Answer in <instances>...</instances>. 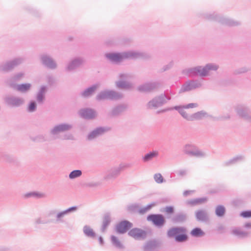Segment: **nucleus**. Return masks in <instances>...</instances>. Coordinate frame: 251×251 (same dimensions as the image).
<instances>
[{
  "label": "nucleus",
  "mask_w": 251,
  "mask_h": 251,
  "mask_svg": "<svg viewBox=\"0 0 251 251\" xmlns=\"http://www.w3.org/2000/svg\"><path fill=\"white\" fill-rule=\"evenodd\" d=\"M219 66L214 63L207 64L203 67H201V76H205L208 75L210 71H217Z\"/></svg>",
  "instance_id": "23"
},
{
  "label": "nucleus",
  "mask_w": 251,
  "mask_h": 251,
  "mask_svg": "<svg viewBox=\"0 0 251 251\" xmlns=\"http://www.w3.org/2000/svg\"><path fill=\"white\" fill-rule=\"evenodd\" d=\"M201 72V66H198L195 67L184 69L182 71V74L189 77L200 75Z\"/></svg>",
  "instance_id": "20"
},
{
  "label": "nucleus",
  "mask_w": 251,
  "mask_h": 251,
  "mask_svg": "<svg viewBox=\"0 0 251 251\" xmlns=\"http://www.w3.org/2000/svg\"><path fill=\"white\" fill-rule=\"evenodd\" d=\"M24 61V58L18 57L8 61L5 63L0 65V71L8 72L14 68L21 64Z\"/></svg>",
  "instance_id": "5"
},
{
  "label": "nucleus",
  "mask_w": 251,
  "mask_h": 251,
  "mask_svg": "<svg viewBox=\"0 0 251 251\" xmlns=\"http://www.w3.org/2000/svg\"><path fill=\"white\" fill-rule=\"evenodd\" d=\"M158 155V152L156 151H150L143 156L142 159L143 162H147L151 161L153 158L156 157Z\"/></svg>",
  "instance_id": "33"
},
{
  "label": "nucleus",
  "mask_w": 251,
  "mask_h": 251,
  "mask_svg": "<svg viewBox=\"0 0 251 251\" xmlns=\"http://www.w3.org/2000/svg\"><path fill=\"white\" fill-rule=\"evenodd\" d=\"M190 234L194 237H201L205 234V232L200 227H197L191 231Z\"/></svg>",
  "instance_id": "36"
},
{
  "label": "nucleus",
  "mask_w": 251,
  "mask_h": 251,
  "mask_svg": "<svg viewBox=\"0 0 251 251\" xmlns=\"http://www.w3.org/2000/svg\"><path fill=\"white\" fill-rule=\"evenodd\" d=\"M197 106L198 104L197 103H190L188 104L184 105V107H185V109L194 108Z\"/></svg>",
  "instance_id": "54"
},
{
  "label": "nucleus",
  "mask_w": 251,
  "mask_h": 251,
  "mask_svg": "<svg viewBox=\"0 0 251 251\" xmlns=\"http://www.w3.org/2000/svg\"><path fill=\"white\" fill-rule=\"evenodd\" d=\"M173 66V62H170L168 64L164 66L162 69V72H165L166 71H167L169 70L170 68H171Z\"/></svg>",
  "instance_id": "52"
},
{
  "label": "nucleus",
  "mask_w": 251,
  "mask_h": 251,
  "mask_svg": "<svg viewBox=\"0 0 251 251\" xmlns=\"http://www.w3.org/2000/svg\"><path fill=\"white\" fill-rule=\"evenodd\" d=\"M147 220L151 222L155 226L158 228L162 227L166 223L164 216L161 214H150L148 215Z\"/></svg>",
  "instance_id": "6"
},
{
  "label": "nucleus",
  "mask_w": 251,
  "mask_h": 251,
  "mask_svg": "<svg viewBox=\"0 0 251 251\" xmlns=\"http://www.w3.org/2000/svg\"><path fill=\"white\" fill-rule=\"evenodd\" d=\"M111 242H112V244L116 247L119 248V249H123L124 248V246L121 243V242L119 240L118 238L116 236H115L114 235H112L111 236Z\"/></svg>",
  "instance_id": "42"
},
{
  "label": "nucleus",
  "mask_w": 251,
  "mask_h": 251,
  "mask_svg": "<svg viewBox=\"0 0 251 251\" xmlns=\"http://www.w3.org/2000/svg\"><path fill=\"white\" fill-rule=\"evenodd\" d=\"M47 88L45 86H42L38 92L36 96V100L40 104H43L45 99V94Z\"/></svg>",
  "instance_id": "27"
},
{
  "label": "nucleus",
  "mask_w": 251,
  "mask_h": 251,
  "mask_svg": "<svg viewBox=\"0 0 251 251\" xmlns=\"http://www.w3.org/2000/svg\"><path fill=\"white\" fill-rule=\"evenodd\" d=\"M127 108V106L125 104H120L113 108L110 112V116H117L124 112Z\"/></svg>",
  "instance_id": "25"
},
{
  "label": "nucleus",
  "mask_w": 251,
  "mask_h": 251,
  "mask_svg": "<svg viewBox=\"0 0 251 251\" xmlns=\"http://www.w3.org/2000/svg\"><path fill=\"white\" fill-rule=\"evenodd\" d=\"M183 152L190 156L203 157L205 156V153L199 150L197 147L192 144H186L184 147Z\"/></svg>",
  "instance_id": "9"
},
{
  "label": "nucleus",
  "mask_w": 251,
  "mask_h": 251,
  "mask_svg": "<svg viewBox=\"0 0 251 251\" xmlns=\"http://www.w3.org/2000/svg\"><path fill=\"white\" fill-rule=\"evenodd\" d=\"M125 167V165L121 164L118 167L112 168L107 171L106 175L104 176V179L109 180L116 178Z\"/></svg>",
  "instance_id": "14"
},
{
  "label": "nucleus",
  "mask_w": 251,
  "mask_h": 251,
  "mask_svg": "<svg viewBox=\"0 0 251 251\" xmlns=\"http://www.w3.org/2000/svg\"><path fill=\"white\" fill-rule=\"evenodd\" d=\"M4 159L8 162H13L15 160V159L14 157L8 155L4 156Z\"/></svg>",
  "instance_id": "53"
},
{
  "label": "nucleus",
  "mask_w": 251,
  "mask_h": 251,
  "mask_svg": "<svg viewBox=\"0 0 251 251\" xmlns=\"http://www.w3.org/2000/svg\"><path fill=\"white\" fill-rule=\"evenodd\" d=\"M148 210H147L145 207L140 208L139 207L138 213L140 214H144Z\"/></svg>",
  "instance_id": "59"
},
{
  "label": "nucleus",
  "mask_w": 251,
  "mask_h": 251,
  "mask_svg": "<svg viewBox=\"0 0 251 251\" xmlns=\"http://www.w3.org/2000/svg\"><path fill=\"white\" fill-rule=\"evenodd\" d=\"M192 191L190 190H185L184 191L183 194L184 196H187L189 195Z\"/></svg>",
  "instance_id": "62"
},
{
  "label": "nucleus",
  "mask_w": 251,
  "mask_h": 251,
  "mask_svg": "<svg viewBox=\"0 0 251 251\" xmlns=\"http://www.w3.org/2000/svg\"><path fill=\"white\" fill-rule=\"evenodd\" d=\"M186 171L185 170H181L177 172V175L181 176L186 175Z\"/></svg>",
  "instance_id": "60"
},
{
  "label": "nucleus",
  "mask_w": 251,
  "mask_h": 251,
  "mask_svg": "<svg viewBox=\"0 0 251 251\" xmlns=\"http://www.w3.org/2000/svg\"><path fill=\"white\" fill-rule=\"evenodd\" d=\"M82 175V172L80 170H75L72 171L69 175V178L70 179H74Z\"/></svg>",
  "instance_id": "44"
},
{
  "label": "nucleus",
  "mask_w": 251,
  "mask_h": 251,
  "mask_svg": "<svg viewBox=\"0 0 251 251\" xmlns=\"http://www.w3.org/2000/svg\"><path fill=\"white\" fill-rule=\"evenodd\" d=\"M24 74L22 72L18 73L15 75H14L12 77L13 80L14 81H18L21 78L23 77Z\"/></svg>",
  "instance_id": "49"
},
{
  "label": "nucleus",
  "mask_w": 251,
  "mask_h": 251,
  "mask_svg": "<svg viewBox=\"0 0 251 251\" xmlns=\"http://www.w3.org/2000/svg\"><path fill=\"white\" fill-rule=\"evenodd\" d=\"M195 216L198 221L207 222L209 217L206 211L204 210H198L195 212Z\"/></svg>",
  "instance_id": "28"
},
{
  "label": "nucleus",
  "mask_w": 251,
  "mask_h": 251,
  "mask_svg": "<svg viewBox=\"0 0 251 251\" xmlns=\"http://www.w3.org/2000/svg\"><path fill=\"white\" fill-rule=\"evenodd\" d=\"M153 177L157 183L160 184L165 181V180L160 173L154 174Z\"/></svg>",
  "instance_id": "45"
},
{
  "label": "nucleus",
  "mask_w": 251,
  "mask_h": 251,
  "mask_svg": "<svg viewBox=\"0 0 251 251\" xmlns=\"http://www.w3.org/2000/svg\"><path fill=\"white\" fill-rule=\"evenodd\" d=\"M111 128L108 126H98L90 131L87 135V140L91 141L99 136L103 135L106 132L110 130Z\"/></svg>",
  "instance_id": "11"
},
{
  "label": "nucleus",
  "mask_w": 251,
  "mask_h": 251,
  "mask_svg": "<svg viewBox=\"0 0 251 251\" xmlns=\"http://www.w3.org/2000/svg\"><path fill=\"white\" fill-rule=\"evenodd\" d=\"M116 85L117 87L121 89H128L131 88L130 83L125 80H119L116 82Z\"/></svg>",
  "instance_id": "39"
},
{
  "label": "nucleus",
  "mask_w": 251,
  "mask_h": 251,
  "mask_svg": "<svg viewBox=\"0 0 251 251\" xmlns=\"http://www.w3.org/2000/svg\"><path fill=\"white\" fill-rule=\"evenodd\" d=\"M226 213V208L222 205H218L215 208V214L218 217H223Z\"/></svg>",
  "instance_id": "38"
},
{
  "label": "nucleus",
  "mask_w": 251,
  "mask_h": 251,
  "mask_svg": "<svg viewBox=\"0 0 251 251\" xmlns=\"http://www.w3.org/2000/svg\"><path fill=\"white\" fill-rule=\"evenodd\" d=\"M123 97L122 93L113 90H105L100 92L96 97V100L100 101L105 100H118Z\"/></svg>",
  "instance_id": "4"
},
{
  "label": "nucleus",
  "mask_w": 251,
  "mask_h": 251,
  "mask_svg": "<svg viewBox=\"0 0 251 251\" xmlns=\"http://www.w3.org/2000/svg\"><path fill=\"white\" fill-rule=\"evenodd\" d=\"M204 17L207 20L217 21L222 25L229 26H237L240 25V23L239 22L235 21L229 18H225L215 12H213L212 13H206L204 15Z\"/></svg>",
  "instance_id": "2"
},
{
  "label": "nucleus",
  "mask_w": 251,
  "mask_h": 251,
  "mask_svg": "<svg viewBox=\"0 0 251 251\" xmlns=\"http://www.w3.org/2000/svg\"><path fill=\"white\" fill-rule=\"evenodd\" d=\"M240 215L244 218H251V210L243 211L240 213Z\"/></svg>",
  "instance_id": "47"
},
{
  "label": "nucleus",
  "mask_w": 251,
  "mask_h": 251,
  "mask_svg": "<svg viewBox=\"0 0 251 251\" xmlns=\"http://www.w3.org/2000/svg\"><path fill=\"white\" fill-rule=\"evenodd\" d=\"M187 219V215L186 213L180 212L175 214L172 218V221L173 223H182L185 222Z\"/></svg>",
  "instance_id": "24"
},
{
  "label": "nucleus",
  "mask_w": 251,
  "mask_h": 251,
  "mask_svg": "<svg viewBox=\"0 0 251 251\" xmlns=\"http://www.w3.org/2000/svg\"><path fill=\"white\" fill-rule=\"evenodd\" d=\"M84 234L88 237L94 238L96 236V233L90 226L85 225L83 228Z\"/></svg>",
  "instance_id": "34"
},
{
  "label": "nucleus",
  "mask_w": 251,
  "mask_h": 251,
  "mask_svg": "<svg viewBox=\"0 0 251 251\" xmlns=\"http://www.w3.org/2000/svg\"><path fill=\"white\" fill-rule=\"evenodd\" d=\"M48 81L50 84L52 85L54 83V78L52 76H48Z\"/></svg>",
  "instance_id": "58"
},
{
  "label": "nucleus",
  "mask_w": 251,
  "mask_h": 251,
  "mask_svg": "<svg viewBox=\"0 0 251 251\" xmlns=\"http://www.w3.org/2000/svg\"><path fill=\"white\" fill-rule=\"evenodd\" d=\"M235 111L239 117L245 120H247L251 112L250 108L244 104L237 105L235 107Z\"/></svg>",
  "instance_id": "18"
},
{
  "label": "nucleus",
  "mask_w": 251,
  "mask_h": 251,
  "mask_svg": "<svg viewBox=\"0 0 251 251\" xmlns=\"http://www.w3.org/2000/svg\"><path fill=\"white\" fill-rule=\"evenodd\" d=\"M37 109V104L35 101L31 100L27 106V111L28 112L32 113L36 111Z\"/></svg>",
  "instance_id": "43"
},
{
  "label": "nucleus",
  "mask_w": 251,
  "mask_h": 251,
  "mask_svg": "<svg viewBox=\"0 0 251 251\" xmlns=\"http://www.w3.org/2000/svg\"><path fill=\"white\" fill-rule=\"evenodd\" d=\"M98 240H99L100 244L101 246H103L104 245V241L103 238L102 236H100L98 238Z\"/></svg>",
  "instance_id": "61"
},
{
  "label": "nucleus",
  "mask_w": 251,
  "mask_h": 251,
  "mask_svg": "<svg viewBox=\"0 0 251 251\" xmlns=\"http://www.w3.org/2000/svg\"><path fill=\"white\" fill-rule=\"evenodd\" d=\"M184 108L185 107H184V105L175 106L172 107L173 110L175 109L177 110L184 119H186L188 121L192 120V118H190V115H189L186 113V112L184 110Z\"/></svg>",
  "instance_id": "31"
},
{
  "label": "nucleus",
  "mask_w": 251,
  "mask_h": 251,
  "mask_svg": "<svg viewBox=\"0 0 251 251\" xmlns=\"http://www.w3.org/2000/svg\"><path fill=\"white\" fill-rule=\"evenodd\" d=\"M232 233L233 234L239 238H245L248 237V232L246 231H242L239 229H234L232 230Z\"/></svg>",
  "instance_id": "37"
},
{
  "label": "nucleus",
  "mask_w": 251,
  "mask_h": 251,
  "mask_svg": "<svg viewBox=\"0 0 251 251\" xmlns=\"http://www.w3.org/2000/svg\"><path fill=\"white\" fill-rule=\"evenodd\" d=\"M184 227H174L168 230L167 234L169 237H174L176 241L182 242L186 241L188 236Z\"/></svg>",
  "instance_id": "3"
},
{
  "label": "nucleus",
  "mask_w": 251,
  "mask_h": 251,
  "mask_svg": "<svg viewBox=\"0 0 251 251\" xmlns=\"http://www.w3.org/2000/svg\"><path fill=\"white\" fill-rule=\"evenodd\" d=\"M78 113L80 116L85 120H93L97 116L96 110L91 108H82Z\"/></svg>",
  "instance_id": "15"
},
{
  "label": "nucleus",
  "mask_w": 251,
  "mask_h": 251,
  "mask_svg": "<svg viewBox=\"0 0 251 251\" xmlns=\"http://www.w3.org/2000/svg\"><path fill=\"white\" fill-rule=\"evenodd\" d=\"M97 88V84H93L81 92V95L84 98L90 97L95 92Z\"/></svg>",
  "instance_id": "30"
},
{
  "label": "nucleus",
  "mask_w": 251,
  "mask_h": 251,
  "mask_svg": "<svg viewBox=\"0 0 251 251\" xmlns=\"http://www.w3.org/2000/svg\"><path fill=\"white\" fill-rule=\"evenodd\" d=\"M246 121L251 123V111L250 112V113L249 114V115L248 116Z\"/></svg>",
  "instance_id": "64"
},
{
  "label": "nucleus",
  "mask_w": 251,
  "mask_h": 251,
  "mask_svg": "<svg viewBox=\"0 0 251 251\" xmlns=\"http://www.w3.org/2000/svg\"><path fill=\"white\" fill-rule=\"evenodd\" d=\"M65 216L62 211L59 212L56 214V221L57 222H62L63 221L62 218Z\"/></svg>",
  "instance_id": "50"
},
{
  "label": "nucleus",
  "mask_w": 251,
  "mask_h": 251,
  "mask_svg": "<svg viewBox=\"0 0 251 251\" xmlns=\"http://www.w3.org/2000/svg\"><path fill=\"white\" fill-rule=\"evenodd\" d=\"M111 222V219L110 212L105 213L102 218V223L100 228L102 232L105 231L107 226L110 225Z\"/></svg>",
  "instance_id": "29"
},
{
  "label": "nucleus",
  "mask_w": 251,
  "mask_h": 251,
  "mask_svg": "<svg viewBox=\"0 0 251 251\" xmlns=\"http://www.w3.org/2000/svg\"><path fill=\"white\" fill-rule=\"evenodd\" d=\"M129 236L136 240H144L147 237V232L140 228L134 227L130 229L127 233Z\"/></svg>",
  "instance_id": "10"
},
{
  "label": "nucleus",
  "mask_w": 251,
  "mask_h": 251,
  "mask_svg": "<svg viewBox=\"0 0 251 251\" xmlns=\"http://www.w3.org/2000/svg\"><path fill=\"white\" fill-rule=\"evenodd\" d=\"M132 226V223L126 220H124L116 225L115 230L118 233L123 234L129 231Z\"/></svg>",
  "instance_id": "13"
},
{
  "label": "nucleus",
  "mask_w": 251,
  "mask_h": 251,
  "mask_svg": "<svg viewBox=\"0 0 251 251\" xmlns=\"http://www.w3.org/2000/svg\"><path fill=\"white\" fill-rule=\"evenodd\" d=\"M244 227L247 228H251V223H246L244 225Z\"/></svg>",
  "instance_id": "63"
},
{
  "label": "nucleus",
  "mask_w": 251,
  "mask_h": 251,
  "mask_svg": "<svg viewBox=\"0 0 251 251\" xmlns=\"http://www.w3.org/2000/svg\"><path fill=\"white\" fill-rule=\"evenodd\" d=\"M31 87L30 83H23L17 85V90L21 92H26Z\"/></svg>",
  "instance_id": "41"
},
{
  "label": "nucleus",
  "mask_w": 251,
  "mask_h": 251,
  "mask_svg": "<svg viewBox=\"0 0 251 251\" xmlns=\"http://www.w3.org/2000/svg\"><path fill=\"white\" fill-rule=\"evenodd\" d=\"M40 60L42 64L48 69L53 70L57 67L56 62L51 57L47 54L41 55Z\"/></svg>",
  "instance_id": "16"
},
{
  "label": "nucleus",
  "mask_w": 251,
  "mask_h": 251,
  "mask_svg": "<svg viewBox=\"0 0 251 251\" xmlns=\"http://www.w3.org/2000/svg\"><path fill=\"white\" fill-rule=\"evenodd\" d=\"M4 101L10 107H19L24 103V100L19 97L11 96L5 97Z\"/></svg>",
  "instance_id": "17"
},
{
  "label": "nucleus",
  "mask_w": 251,
  "mask_h": 251,
  "mask_svg": "<svg viewBox=\"0 0 251 251\" xmlns=\"http://www.w3.org/2000/svg\"><path fill=\"white\" fill-rule=\"evenodd\" d=\"M119 78L121 79L120 80H125L127 78V75L126 74H120L119 75Z\"/></svg>",
  "instance_id": "57"
},
{
  "label": "nucleus",
  "mask_w": 251,
  "mask_h": 251,
  "mask_svg": "<svg viewBox=\"0 0 251 251\" xmlns=\"http://www.w3.org/2000/svg\"><path fill=\"white\" fill-rule=\"evenodd\" d=\"M245 159V156L243 155H238L231 158L229 160L224 162V165L225 166H229L233 165L240 162L244 161Z\"/></svg>",
  "instance_id": "26"
},
{
  "label": "nucleus",
  "mask_w": 251,
  "mask_h": 251,
  "mask_svg": "<svg viewBox=\"0 0 251 251\" xmlns=\"http://www.w3.org/2000/svg\"><path fill=\"white\" fill-rule=\"evenodd\" d=\"M201 86V82L198 80H189L184 83L179 90V93L189 92Z\"/></svg>",
  "instance_id": "8"
},
{
  "label": "nucleus",
  "mask_w": 251,
  "mask_h": 251,
  "mask_svg": "<svg viewBox=\"0 0 251 251\" xmlns=\"http://www.w3.org/2000/svg\"><path fill=\"white\" fill-rule=\"evenodd\" d=\"M72 128V125L66 123L56 125L51 130L53 135L57 134L60 132H63L70 130Z\"/></svg>",
  "instance_id": "22"
},
{
  "label": "nucleus",
  "mask_w": 251,
  "mask_h": 251,
  "mask_svg": "<svg viewBox=\"0 0 251 251\" xmlns=\"http://www.w3.org/2000/svg\"><path fill=\"white\" fill-rule=\"evenodd\" d=\"M167 101L165 100V94L164 93L161 94L158 96L155 97L149 101L147 103V106L149 109L157 108L162 106Z\"/></svg>",
  "instance_id": "12"
},
{
  "label": "nucleus",
  "mask_w": 251,
  "mask_h": 251,
  "mask_svg": "<svg viewBox=\"0 0 251 251\" xmlns=\"http://www.w3.org/2000/svg\"><path fill=\"white\" fill-rule=\"evenodd\" d=\"M139 205L138 203L130 204L127 206L126 210L131 213H138Z\"/></svg>",
  "instance_id": "40"
},
{
  "label": "nucleus",
  "mask_w": 251,
  "mask_h": 251,
  "mask_svg": "<svg viewBox=\"0 0 251 251\" xmlns=\"http://www.w3.org/2000/svg\"><path fill=\"white\" fill-rule=\"evenodd\" d=\"M161 86V83L159 81L146 82L137 87L138 91L141 92H150L156 90Z\"/></svg>",
  "instance_id": "7"
},
{
  "label": "nucleus",
  "mask_w": 251,
  "mask_h": 251,
  "mask_svg": "<svg viewBox=\"0 0 251 251\" xmlns=\"http://www.w3.org/2000/svg\"><path fill=\"white\" fill-rule=\"evenodd\" d=\"M83 62L81 58L76 57L71 61L66 67V70L68 72L72 71L79 67Z\"/></svg>",
  "instance_id": "21"
},
{
  "label": "nucleus",
  "mask_w": 251,
  "mask_h": 251,
  "mask_svg": "<svg viewBox=\"0 0 251 251\" xmlns=\"http://www.w3.org/2000/svg\"><path fill=\"white\" fill-rule=\"evenodd\" d=\"M207 115V114L206 112H205L203 110H201L191 115L190 118H192V120H190V121H194L195 120H200L202 118L206 116Z\"/></svg>",
  "instance_id": "35"
},
{
  "label": "nucleus",
  "mask_w": 251,
  "mask_h": 251,
  "mask_svg": "<svg viewBox=\"0 0 251 251\" xmlns=\"http://www.w3.org/2000/svg\"><path fill=\"white\" fill-rule=\"evenodd\" d=\"M164 211L167 214L172 215L175 212V208L173 206H167L165 207Z\"/></svg>",
  "instance_id": "48"
},
{
  "label": "nucleus",
  "mask_w": 251,
  "mask_h": 251,
  "mask_svg": "<svg viewBox=\"0 0 251 251\" xmlns=\"http://www.w3.org/2000/svg\"><path fill=\"white\" fill-rule=\"evenodd\" d=\"M156 205V202H153L150 204H148L146 206H145L146 208L148 211L150 210L152 207L155 206Z\"/></svg>",
  "instance_id": "56"
},
{
  "label": "nucleus",
  "mask_w": 251,
  "mask_h": 251,
  "mask_svg": "<svg viewBox=\"0 0 251 251\" xmlns=\"http://www.w3.org/2000/svg\"><path fill=\"white\" fill-rule=\"evenodd\" d=\"M206 201L207 198L206 197L198 198L187 201V204L191 206H195L204 203Z\"/></svg>",
  "instance_id": "32"
},
{
  "label": "nucleus",
  "mask_w": 251,
  "mask_h": 251,
  "mask_svg": "<svg viewBox=\"0 0 251 251\" xmlns=\"http://www.w3.org/2000/svg\"><path fill=\"white\" fill-rule=\"evenodd\" d=\"M41 196V194L36 192H28L24 195V198L27 199L31 197L39 198Z\"/></svg>",
  "instance_id": "46"
},
{
  "label": "nucleus",
  "mask_w": 251,
  "mask_h": 251,
  "mask_svg": "<svg viewBox=\"0 0 251 251\" xmlns=\"http://www.w3.org/2000/svg\"><path fill=\"white\" fill-rule=\"evenodd\" d=\"M161 243L159 241L156 239H151L146 242L143 249L144 251H153L159 247Z\"/></svg>",
  "instance_id": "19"
},
{
  "label": "nucleus",
  "mask_w": 251,
  "mask_h": 251,
  "mask_svg": "<svg viewBox=\"0 0 251 251\" xmlns=\"http://www.w3.org/2000/svg\"><path fill=\"white\" fill-rule=\"evenodd\" d=\"M100 183L99 182H90L86 183V185L89 187H95L100 185Z\"/></svg>",
  "instance_id": "51"
},
{
  "label": "nucleus",
  "mask_w": 251,
  "mask_h": 251,
  "mask_svg": "<svg viewBox=\"0 0 251 251\" xmlns=\"http://www.w3.org/2000/svg\"><path fill=\"white\" fill-rule=\"evenodd\" d=\"M140 55L139 53L129 51L123 52H109L105 54V57L111 62L114 64H119L124 59L128 58H137Z\"/></svg>",
  "instance_id": "1"
},
{
  "label": "nucleus",
  "mask_w": 251,
  "mask_h": 251,
  "mask_svg": "<svg viewBox=\"0 0 251 251\" xmlns=\"http://www.w3.org/2000/svg\"><path fill=\"white\" fill-rule=\"evenodd\" d=\"M78 207L76 206H73L67 208L68 212L70 213L75 211L77 209Z\"/></svg>",
  "instance_id": "55"
}]
</instances>
